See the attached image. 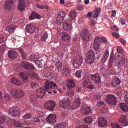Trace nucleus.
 <instances>
[{"mask_svg": "<svg viewBox=\"0 0 128 128\" xmlns=\"http://www.w3.org/2000/svg\"><path fill=\"white\" fill-rule=\"evenodd\" d=\"M114 60L116 66L120 68L122 64H124L126 62V56L124 54L118 55L114 57Z\"/></svg>", "mask_w": 128, "mask_h": 128, "instance_id": "1", "label": "nucleus"}, {"mask_svg": "<svg viewBox=\"0 0 128 128\" xmlns=\"http://www.w3.org/2000/svg\"><path fill=\"white\" fill-rule=\"evenodd\" d=\"M100 36H96L94 43V50L96 52V54H98V57L96 58L99 59L100 56H102V52H98L100 50Z\"/></svg>", "mask_w": 128, "mask_h": 128, "instance_id": "2", "label": "nucleus"}, {"mask_svg": "<svg viewBox=\"0 0 128 128\" xmlns=\"http://www.w3.org/2000/svg\"><path fill=\"white\" fill-rule=\"evenodd\" d=\"M10 94L14 98H20L24 95V92L21 89H12L10 90Z\"/></svg>", "mask_w": 128, "mask_h": 128, "instance_id": "3", "label": "nucleus"}, {"mask_svg": "<svg viewBox=\"0 0 128 128\" xmlns=\"http://www.w3.org/2000/svg\"><path fill=\"white\" fill-rule=\"evenodd\" d=\"M88 32L86 28H83L80 34V36L82 38L83 42H90L92 40V38H90V36L88 35Z\"/></svg>", "mask_w": 128, "mask_h": 128, "instance_id": "4", "label": "nucleus"}, {"mask_svg": "<svg viewBox=\"0 0 128 128\" xmlns=\"http://www.w3.org/2000/svg\"><path fill=\"white\" fill-rule=\"evenodd\" d=\"M56 106V103L54 100L48 101L44 104L45 108L48 110H50V112H54V110Z\"/></svg>", "mask_w": 128, "mask_h": 128, "instance_id": "5", "label": "nucleus"}, {"mask_svg": "<svg viewBox=\"0 0 128 128\" xmlns=\"http://www.w3.org/2000/svg\"><path fill=\"white\" fill-rule=\"evenodd\" d=\"M106 100L109 104H111L112 106H114L116 104V97L114 96V95L112 94H108L106 96Z\"/></svg>", "mask_w": 128, "mask_h": 128, "instance_id": "6", "label": "nucleus"}, {"mask_svg": "<svg viewBox=\"0 0 128 128\" xmlns=\"http://www.w3.org/2000/svg\"><path fill=\"white\" fill-rule=\"evenodd\" d=\"M83 62L84 59L82 56H76L73 62L74 68H80Z\"/></svg>", "mask_w": 128, "mask_h": 128, "instance_id": "7", "label": "nucleus"}, {"mask_svg": "<svg viewBox=\"0 0 128 128\" xmlns=\"http://www.w3.org/2000/svg\"><path fill=\"white\" fill-rule=\"evenodd\" d=\"M72 20L68 18L65 20L63 22L62 26L64 30H70L72 28Z\"/></svg>", "mask_w": 128, "mask_h": 128, "instance_id": "8", "label": "nucleus"}, {"mask_svg": "<svg viewBox=\"0 0 128 128\" xmlns=\"http://www.w3.org/2000/svg\"><path fill=\"white\" fill-rule=\"evenodd\" d=\"M10 116H12L16 117L20 116V110L16 107L11 108L8 112Z\"/></svg>", "mask_w": 128, "mask_h": 128, "instance_id": "9", "label": "nucleus"}, {"mask_svg": "<svg viewBox=\"0 0 128 128\" xmlns=\"http://www.w3.org/2000/svg\"><path fill=\"white\" fill-rule=\"evenodd\" d=\"M59 106L61 108H68L70 106V102L68 99H66L63 101H61L59 103Z\"/></svg>", "mask_w": 128, "mask_h": 128, "instance_id": "10", "label": "nucleus"}, {"mask_svg": "<svg viewBox=\"0 0 128 128\" xmlns=\"http://www.w3.org/2000/svg\"><path fill=\"white\" fill-rule=\"evenodd\" d=\"M56 84H54V82L52 81L47 80L44 84V88L46 90H50L52 88H56Z\"/></svg>", "mask_w": 128, "mask_h": 128, "instance_id": "11", "label": "nucleus"}, {"mask_svg": "<svg viewBox=\"0 0 128 128\" xmlns=\"http://www.w3.org/2000/svg\"><path fill=\"white\" fill-rule=\"evenodd\" d=\"M66 86H67L68 90H70L74 88L76 86V83L74 80H66Z\"/></svg>", "mask_w": 128, "mask_h": 128, "instance_id": "12", "label": "nucleus"}, {"mask_svg": "<svg viewBox=\"0 0 128 128\" xmlns=\"http://www.w3.org/2000/svg\"><path fill=\"white\" fill-rule=\"evenodd\" d=\"M26 32H28V34H34L36 30V27L32 24H28L26 26Z\"/></svg>", "mask_w": 128, "mask_h": 128, "instance_id": "13", "label": "nucleus"}, {"mask_svg": "<svg viewBox=\"0 0 128 128\" xmlns=\"http://www.w3.org/2000/svg\"><path fill=\"white\" fill-rule=\"evenodd\" d=\"M21 66L25 70H34V66L32 64H30L26 61H22L21 64Z\"/></svg>", "mask_w": 128, "mask_h": 128, "instance_id": "14", "label": "nucleus"}, {"mask_svg": "<svg viewBox=\"0 0 128 128\" xmlns=\"http://www.w3.org/2000/svg\"><path fill=\"white\" fill-rule=\"evenodd\" d=\"M91 78L92 80H94L96 84H100V82H102L100 75V74H91Z\"/></svg>", "mask_w": 128, "mask_h": 128, "instance_id": "15", "label": "nucleus"}, {"mask_svg": "<svg viewBox=\"0 0 128 128\" xmlns=\"http://www.w3.org/2000/svg\"><path fill=\"white\" fill-rule=\"evenodd\" d=\"M46 94L44 88L40 87L37 90L36 94L38 98H43L44 96Z\"/></svg>", "mask_w": 128, "mask_h": 128, "instance_id": "16", "label": "nucleus"}, {"mask_svg": "<svg viewBox=\"0 0 128 128\" xmlns=\"http://www.w3.org/2000/svg\"><path fill=\"white\" fill-rule=\"evenodd\" d=\"M26 2L24 0H20L17 8L19 12H24L26 10Z\"/></svg>", "mask_w": 128, "mask_h": 128, "instance_id": "17", "label": "nucleus"}, {"mask_svg": "<svg viewBox=\"0 0 128 128\" xmlns=\"http://www.w3.org/2000/svg\"><path fill=\"white\" fill-rule=\"evenodd\" d=\"M56 116L54 114H50L46 118V120L48 122H50V124H54L56 122Z\"/></svg>", "mask_w": 128, "mask_h": 128, "instance_id": "18", "label": "nucleus"}, {"mask_svg": "<svg viewBox=\"0 0 128 128\" xmlns=\"http://www.w3.org/2000/svg\"><path fill=\"white\" fill-rule=\"evenodd\" d=\"M98 124L100 126H106L108 124V121L104 118H100L98 120Z\"/></svg>", "mask_w": 128, "mask_h": 128, "instance_id": "19", "label": "nucleus"}, {"mask_svg": "<svg viewBox=\"0 0 128 128\" xmlns=\"http://www.w3.org/2000/svg\"><path fill=\"white\" fill-rule=\"evenodd\" d=\"M80 106V98H77L72 105V110H76Z\"/></svg>", "mask_w": 128, "mask_h": 128, "instance_id": "20", "label": "nucleus"}, {"mask_svg": "<svg viewBox=\"0 0 128 128\" xmlns=\"http://www.w3.org/2000/svg\"><path fill=\"white\" fill-rule=\"evenodd\" d=\"M8 55L10 58L14 60L18 57V52L14 50H10L8 52Z\"/></svg>", "mask_w": 128, "mask_h": 128, "instance_id": "21", "label": "nucleus"}, {"mask_svg": "<svg viewBox=\"0 0 128 128\" xmlns=\"http://www.w3.org/2000/svg\"><path fill=\"white\" fill-rule=\"evenodd\" d=\"M120 82H121L120 78H114V79H113L112 83H111V86L113 88H116L120 84Z\"/></svg>", "mask_w": 128, "mask_h": 128, "instance_id": "22", "label": "nucleus"}, {"mask_svg": "<svg viewBox=\"0 0 128 128\" xmlns=\"http://www.w3.org/2000/svg\"><path fill=\"white\" fill-rule=\"evenodd\" d=\"M76 16H78V13H76V12L74 10H72L69 13V16L71 20H76Z\"/></svg>", "mask_w": 128, "mask_h": 128, "instance_id": "23", "label": "nucleus"}, {"mask_svg": "<svg viewBox=\"0 0 128 128\" xmlns=\"http://www.w3.org/2000/svg\"><path fill=\"white\" fill-rule=\"evenodd\" d=\"M34 18H40V16L38 15V13L34 12L30 16L29 20H34Z\"/></svg>", "mask_w": 128, "mask_h": 128, "instance_id": "24", "label": "nucleus"}, {"mask_svg": "<svg viewBox=\"0 0 128 128\" xmlns=\"http://www.w3.org/2000/svg\"><path fill=\"white\" fill-rule=\"evenodd\" d=\"M6 2V4L5 6V8L6 10H10L12 8V6L14 4V0H7Z\"/></svg>", "mask_w": 128, "mask_h": 128, "instance_id": "25", "label": "nucleus"}, {"mask_svg": "<svg viewBox=\"0 0 128 128\" xmlns=\"http://www.w3.org/2000/svg\"><path fill=\"white\" fill-rule=\"evenodd\" d=\"M109 56H110V52H108V50H106L104 54L103 55V56L102 58V62H106L108 60V58Z\"/></svg>", "mask_w": 128, "mask_h": 128, "instance_id": "26", "label": "nucleus"}, {"mask_svg": "<svg viewBox=\"0 0 128 128\" xmlns=\"http://www.w3.org/2000/svg\"><path fill=\"white\" fill-rule=\"evenodd\" d=\"M12 82L15 86H20V84H22V82L20 81V80L16 78H12Z\"/></svg>", "mask_w": 128, "mask_h": 128, "instance_id": "27", "label": "nucleus"}, {"mask_svg": "<svg viewBox=\"0 0 128 128\" xmlns=\"http://www.w3.org/2000/svg\"><path fill=\"white\" fill-rule=\"evenodd\" d=\"M70 38V36L66 32H63L62 33V40H68Z\"/></svg>", "mask_w": 128, "mask_h": 128, "instance_id": "28", "label": "nucleus"}, {"mask_svg": "<svg viewBox=\"0 0 128 128\" xmlns=\"http://www.w3.org/2000/svg\"><path fill=\"white\" fill-rule=\"evenodd\" d=\"M120 107L121 108L123 112H126L128 111V105L124 103L120 104Z\"/></svg>", "mask_w": 128, "mask_h": 128, "instance_id": "29", "label": "nucleus"}, {"mask_svg": "<svg viewBox=\"0 0 128 128\" xmlns=\"http://www.w3.org/2000/svg\"><path fill=\"white\" fill-rule=\"evenodd\" d=\"M14 30H16V26L12 24L10 25L6 28V30L8 32H12Z\"/></svg>", "mask_w": 128, "mask_h": 128, "instance_id": "30", "label": "nucleus"}, {"mask_svg": "<svg viewBox=\"0 0 128 128\" xmlns=\"http://www.w3.org/2000/svg\"><path fill=\"white\" fill-rule=\"evenodd\" d=\"M114 52H112L110 54V56L109 59V64L108 68H112V64H114Z\"/></svg>", "mask_w": 128, "mask_h": 128, "instance_id": "31", "label": "nucleus"}, {"mask_svg": "<svg viewBox=\"0 0 128 128\" xmlns=\"http://www.w3.org/2000/svg\"><path fill=\"white\" fill-rule=\"evenodd\" d=\"M86 56L91 57L93 58H96V53H94V50H90L88 52V53L86 55Z\"/></svg>", "mask_w": 128, "mask_h": 128, "instance_id": "32", "label": "nucleus"}, {"mask_svg": "<svg viewBox=\"0 0 128 128\" xmlns=\"http://www.w3.org/2000/svg\"><path fill=\"white\" fill-rule=\"evenodd\" d=\"M100 12H102V10L100 8H97L94 10V18H98V16H100Z\"/></svg>", "mask_w": 128, "mask_h": 128, "instance_id": "33", "label": "nucleus"}, {"mask_svg": "<svg viewBox=\"0 0 128 128\" xmlns=\"http://www.w3.org/2000/svg\"><path fill=\"white\" fill-rule=\"evenodd\" d=\"M58 18H61L62 20H64V18H66V12L64 11L60 12L58 15Z\"/></svg>", "mask_w": 128, "mask_h": 128, "instance_id": "34", "label": "nucleus"}, {"mask_svg": "<svg viewBox=\"0 0 128 128\" xmlns=\"http://www.w3.org/2000/svg\"><path fill=\"white\" fill-rule=\"evenodd\" d=\"M70 72V68L69 67L66 66L62 70L63 76H66Z\"/></svg>", "mask_w": 128, "mask_h": 128, "instance_id": "35", "label": "nucleus"}, {"mask_svg": "<svg viewBox=\"0 0 128 128\" xmlns=\"http://www.w3.org/2000/svg\"><path fill=\"white\" fill-rule=\"evenodd\" d=\"M34 120L35 122H44V116H39L38 117L34 118Z\"/></svg>", "mask_w": 128, "mask_h": 128, "instance_id": "36", "label": "nucleus"}, {"mask_svg": "<svg viewBox=\"0 0 128 128\" xmlns=\"http://www.w3.org/2000/svg\"><path fill=\"white\" fill-rule=\"evenodd\" d=\"M86 60L87 64H92L94 62V58L86 56Z\"/></svg>", "mask_w": 128, "mask_h": 128, "instance_id": "37", "label": "nucleus"}, {"mask_svg": "<svg viewBox=\"0 0 128 128\" xmlns=\"http://www.w3.org/2000/svg\"><path fill=\"white\" fill-rule=\"evenodd\" d=\"M20 78H22L24 80H28V72H23L20 74Z\"/></svg>", "mask_w": 128, "mask_h": 128, "instance_id": "38", "label": "nucleus"}, {"mask_svg": "<svg viewBox=\"0 0 128 128\" xmlns=\"http://www.w3.org/2000/svg\"><path fill=\"white\" fill-rule=\"evenodd\" d=\"M4 98L6 102H8L10 100V96L8 93L5 92H4Z\"/></svg>", "mask_w": 128, "mask_h": 128, "instance_id": "39", "label": "nucleus"}, {"mask_svg": "<svg viewBox=\"0 0 128 128\" xmlns=\"http://www.w3.org/2000/svg\"><path fill=\"white\" fill-rule=\"evenodd\" d=\"M42 62H43L42 60H36L35 61L36 64L39 68H42Z\"/></svg>", "mask_w": 128, "mask_h": 128, "instance_id": "40", "label": "nucleus"}, {"mask_svg": "<svg viewBox=\"0 0 128 128\" xmlns=\"http://www.w3.org/2000/svg\"><path fill=\"white\" fill-rule=\"evenodd\" d=\"M84 120L86 124H92V118L90 116H88Z\"/></svg>", "mask_w": 128, "mask_h": 128, "instance_id": "41", "label": "nucleus"}, {"mask_svg": "<svg viewBox=\"0 0 128 128\" xmlns=\"http://www.w3.org/2000/svg\"><path fill=\"white\" fill-rule=\"evenodd\" d=\"M119 122L120 124H122L124 122H126V118L124 115L122 116V117L119 119Z\"/></svg>", "mask_w": 128, "mask_h": 128, "instance_id": "42", "label": "nucleus"}, {"mask_svg": "<svg viewBox=\"0 0 128 128\" xmlns=\"http://www.w3.org/2000/svg\"><path fill=\"white\" fill-rule=\"evenodd\" d=\"M68 126V122H63L61 124H58V128H66Z\"/></svg>", "mask_w": 128, "mask_h": 128, "instance_id": "43", "label": "nucleus"}, {"mask_svg": "<svg viewBox=\"0 0 128 128\" xmlns=\"http://www.w3.org/2000/svg\"><path fill=\"white\" fill-rule=\"evenodd\" d=\"M55 66L57 68H62V64L60 61L56 62Z\"/></svg>", "mask_w": 128, "mask_h": 128, "instance_id": "44", "label": "nucleus"}, {"mask_svg": "<svg viewBox=\"0 0 128 128\" xmlns=\"http://www.w3.org/2000/svg\"><path fill=\"white\" fill-rule=\"evenodd\" d=\"M36 6L37 8H40L41 10H44V8H48V6H44L42 4H36Z\"/></svg>", "mask_w": 128, "mask_h": 128, "instance_id": "45", "label": "nucleus"}, {"mask_svg": "<svg viewBox=\"0 0 128 128\" xmlns=\"http://www.w3.org/2000/svg\"><path fill=\"white\" fill-rule=\"evenodd\" d=\"M14 126L16 128H20L22 126V124L20 121H15L14 122Z\"/></svg>", "mask_w": 128, "mask_h": 128, "instance_id": "46", "label": "nucleus"}, {"mask_svg": "<svg viewBox=\"0 0 128 128\" xmlns=\"http://www.w3.org/2000/svg\"><path fill=\"white\" fill-rule=\"evenodd\" d=\"M84 110L86 114H88L92 112V109L90 107H86L84 109Z\"/></svg>", "mask_w": 128, "mask_h": 128, "instance_id": "47", "label": "nucleus"}, {"mask_svg": "<svg viewBox=\"0 0 128 128\" xmlns=\"http://www.w3.org/2000/svg\"><path fill=\"white\" fill-rule=\"evenodd\" d=\"M111 126L112 128H122V127H120V124H118L117 123H112L111 124Z\"/></svg>", "mask_w": 128, "mask_h": 128, "instance_id": "48", "label": "nucleus"}, {"mask_svg": "<svg viewBox=\"0 0 128 128\" xmlns=\"http://www.w3.org/2000/svg\"><path fill=\"white\" fill-rule=\"evenodd\" d=\"M78 40L80 39L78 37V34H76L74 36L72 40L74 42H78Z\"/></svg>", "mask_w": 128, "mask_h": 128, "instance_id": "49", "label": "nucleus"}, {"mask_svg": "<svg viewBox=\"0 0 128 128\" xmlns=\"http://www.w3.org/2000/svg\"><path fill=\"white\" fill-rule=\"evenodd\" d=\"M35 58L36 56L34 54H32L28 57V60H30V62H34Z\"/></svg>", "mask_w": 128, "mask_h": 128, "instance_id": "50", "label": "nucleus"}, {"mask_svg": "<svg viewBox=\"0 0 128 128\" xmlns=\"http://www.w3.org/2000/svg\"><path fill=\"white\" fill-rule=\"evenodd\" d=\"M32 118V115L30 114H26L23 116V118L24 120H28V118Z\"/></svg>", "mask_w": 128, "mask_h": 128, "instance_id": "51", "label": "nucleus"}, {"mask_svg": "<svg viewBox=\"0 0 128 128\" xmlns=\"http://www.w3.org/2000/svg\"><path fill=\"white\" fill-rule=\"evenodd\" d=\"M6 122V118L4 117H0V124H4Z\"/></svg>", "mask_w": 128, "mask_h": 128, "instance_id": "52", "label": "nucleus"}, {"mask_svg": "<svg viewBox=\"0 0 128 128\" xmlns=\"http://www.w3.org/2000/svg\"><path fill=\"white\" fill-rule=\"evenodd\" d=\"M100 44H106L108 42V40H106V38L102 37L101 38H100Z\"/></svg>", "mask_w": 128, "mask_h": 128, "instance_id": "53", "label": "nucleus"}, {"mask_svg": "<svg viewBox=\"0 0 128 128\" xmlns=\"http://www.w3.org/2000/svg\"><path fill=\"white\" fill-rule=\"evenodd\" d=\"M4 42V36H2V34H0V44H3Z\"/></svg>", "mask_w": 128, "mask_h": 128, "instance_id": "54", "label": "nucleus"}, {"mask_svg": "<svg viewBox=\"0 0 128 128\" xmlns=\"http://www.w3.org/2000/svg\"><path fill=\"white\" fill-rule=\"evenodd\" d=\"M82 70H79L76 72V76L77 78H80L82 76Z\"/></svg>", "mask_w": 128, "mask_h": 128, "instance_id": "55", "label": "nucleus"}, {"mask_svg": "<svg viewBox=\"0 0 128 128\" xmlns=\"http://www.w3.org/2000/svg\"><path fill=\"white\" fill-rule=\"evenodd\" d=\"M63 20H62L61 18H58L57 16V20H56V24L58 26H60L62 24V22Z\"/></svg>", "mask_w": 128, "mask_h": 128, "instance_id": "56", "label": "nucleus"}, {"mask_svg": "<svg viewBox=\"0 0 128 128\" xmlns=\"http://www.w3.org/2000/svg\"><path fill=\"white\" fill-rule=\"evenodd\" d=\"M112 35L113 36H114V38H120V34L116 33V32H112Z\"/></svg>", "mask_w": 128, "mask_h": 128, "instance_id": "57", "label": "nucleus"}, {"mask_svg": "<svg viewBox=\"0 0 128 128\" xmlns=\"http://www.w3.org/2000/svg\"><path fill=\"white\" fill-rule=\"evenodd\" d=\"M120 42L122 43V44L123 46H126V40H124L123 38H120Z\"/></svg>", "mask_w": 128, "mask_h": 128, "instance_id": "58", "label": "nucleus"}, {"mask_svg": "<svg viewBox=\"0 0 128 128\" xmlns=\"http://www.w3.org/2000/svg\"><path fill=\"white\" fill-rule=\"evenodd\" d=\"M32 78H35V80H38V74L36 73H33L32 74Z\"/></svg>", "mask_w": 128, "mask_h": 128, "instance_id": "59", "label": "nucleus"}, {"mask_svg": "<svg viewBox=\"0 0 128 128\" xmlns=\"http://www.w3.org/2000/svg\"><path fill=\"white\" fill-rule=\"evenodd\" d=\"M76 128H88V126L86 124H82L80 126H77Z\"/></svg>", "mask_w": 128, "mask_h": 128, "instance_id": "60", "label": "nucleus"}, {"mask_svg": "<svg viewBox=\"0 0 128 128\" xmlns=\"http://www.w3.org/2000/svg\"><path fill=\"white\" fill-rule=\"evenodd\" d=\"M46 38H48V34L44 33V35L42 36V40H46Z\"/></svg>", "mask_w": 128, "mask_h": 128, "instance_id": "61", "label": "nucleus"}, {"mask_svg": "<svg viewBox=\"0 0 128 128\" xmlns=\"http://www.w3.org/2000/svg\"><path fill=\"white\" fill-rule=\"evenodd\" d=\"M112 30L118 32V28L116 26L114 25L112 26Z\"/></svg>", "mask_w": 128, "mask_h": 128, "instance_id": "62", "label": "nucleus"}, {"mask_svg": "<svg viewBox=\"0 0 128 128\" xmlns=\"http://www.w3.org/2000/svg\"><path fill=\"white\" fill-rule=\"evenodd\" d=\"M120 22L122 25L126 24V20L124 18H122L121 19H120Z\"/></svg>", "mask_w": 128, "mask_h": 128, "instance_id": "63", "label": "nucleus"}, {"mask_svg": "<svg viewBox=\"0 0 128 128\" xmlns=\"http://www.w3.org/2000/svg\"><path fill=\"white\" fill-rule=\"evenodd\" d=\"M68 96H74V92L73 90L70 91L68 94Z\"/></svg>", "mask_w": 128, "mask_h": 128, "instance_id": "64", "label": "nucleus"}]
</instances>
